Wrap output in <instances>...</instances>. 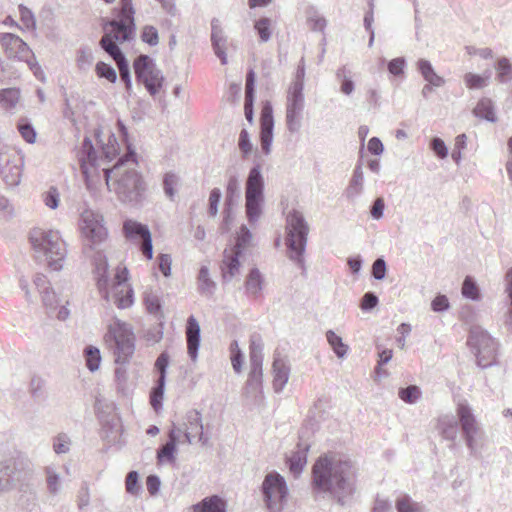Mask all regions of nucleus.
Listing matches in <instances>:
<instances>
[{"label": "nucleus", "instance_id": "f257e3e1", "mask_svg": "<svg viewBox=\"0 0 512 512\" xmlns=\"http://www.w3.org/2000/svg\"><path fill=\"white\" fill-rule=\"evenodd\" d=\"M135 9L132 0H120V9L116 19L107 21L103 25L104 35L100 41L101 47L116 63L119 73L126 87H130L129 67L125 56L117 44H122L132 39L136 31Z\"/></svg>", "mask_w": 512, "mask_h": 512}, {"label": "nucleus", "instance_id": "f03ea898", "mask_svg": "<svg viewBox=\"0 0 512 512\" xmlns=\"http://www.w3.org/2000/svg\"><path fill=\"white\" fill-rule=\"evenodd\" d=\"M117 155V140L115 138L108 139L103 148V155L100 159L96 156L92 142L90 140H85L78 153V159L81 170L86 177H89V174L92 173L93 170L97 169V167L102 166V170L105 173L106 183L114 180L119 183H125L127 179H130V177L137 176L134 168L125 169L126 165L134 166L136 164V159L134 154L131 153L128 154L125 159H120L113 168H107L106 162L113 161L116 159Z\"/></svg>", "mask_w": 512, "mask_h": 512}, {"label": "nucleus", "instance_id": "7ed1b4c3", "mask_svg": "<svg viewBox=\"0 0 512 512\" xmlns=\"http://www.w3.org/2000/svg\"><path fill=\"white\" fill-rule=\"evenodd\" d=\"M356 470L351 461L341 460L333 453H325L312 467V485L321 492L351 493Z\"/></svg>", "mask_w": 512, "mask_h": 512}, {"label": "nucleus", "instance_id": "20e7f679", "mask_svg": "<svg viewBox=\"0 0 512 512\" xmlns=\"http://www.w3.org/2000/svg\"><path fill=\"white\" fill-rule=\"evenodd\" d=\"M30 245L36 257L47 262L48 269L59 271L64 265L67 255L66 244L57 230L32 228L29 234Z\"/></svg>", "mask_w": 512, "mask_h": 512}, {"label": "nucleus", "instance_id": "39448f33", "mask_svg": "<svg viewBox=\"0 0 512 512\" xmlns=\"http://www.w3.org/2000/svg\"><path fill=\"white\" fill-rule=\"evenodd\" d=\"M108 265L106 260L99 263L96 268V285L106 300H111L118 309H127L134 303V291L129 285V272L126 266H117L114 281L108 288L107 279Z\"/></svg>", "mask_w": 512, "mask_h": 512}, {"label": "nucleus", "instance_id": "423d86ee", "mask_svg": "<svg viewBox=\"0 0 512 512\" xmlns=\"http://www.w3.org/2000/svg\"><path fill=\"white\" fill-rule=\"evenodd\" d=\"M104 343L117 364H127L136 351V335L132 326L117 319L107 325Z\"/></svg>", "mask_w": 512, "mask_h": 512}, {"label": "nucleus", "instance_id": "0eeeda50", "mask_svg": "<svg viewBox=\"0 0 512 512\" xmlns=\"http://www.w3.org/2000/svg\"><path fill=\"white\" fill-rule=\"evenodd\" d=\"M286 244L289 249L290 258L301 261L305 249L308 225L303 216L296 210H291L286 215Z\"/></svg>", "mask_w": 512, "mask_h": 512}, {"label": "nucleus", "instance_id": "6e6552de", "mask_svg": "<svg viewBox=\"0 0 512 512\" xmlns=\"http://www.w3.org/2000/svg\"><path fill=\"white\" fill-rule=\"evenodd\" d=\"M250 239V232L247 228L242 227L235 245L224 250V258H222L221 265L222 278L224 280H230L238 275L240 269L239 257L242 254L243 248L250 243Z\"/></svg>", "mask_w": 512, "mask_h": 512}, {"label": "nucleus", "instance_id": "1a4fd4ad", "mask_svg": "<svg viewBox=\"0 0 512 512\" xmlns=\"http://www.w3.org/2000/svg\"><path fill=\"white\" fill-rule=\"evenodd\" d=\"M467 344L474 351L479 365H489L495 359L496 344L484 330L473 329L470 332Z\"/></svg>", "mask_w": 512, "mask_h": 512}, {"label": "nucleus", "instance_id": "9d476101", "mask_svg": "<svg viewBox=\"0 0 512 512\" xmlns=\"http://www.w3.org/2000/svg\"><path fill=\"white\" fill-rule=\"evenodd\" d=\"M262 490L268 508L272 512H280L287 494L283 476L278 473L267 474L262 483Z\"/></svg>", "mask_w": 512, "mask_h": 512}, {"label": "nucleus", "instance_id": "9b49d317", "mask_svg": "<svg viewBox=\"0 0 512 512\" xmlns=\"http://www.w3.org/2000/svg\"><path fill=\"white\" fill-rule=\"evenodd\" d=\"M133 66L136 78L145 85L150 94H157L162 86L163 77L156 71L151 58L147 55H140Z\"/></svg>", "mask_w": 512, "mask_h": 512}, {"label": "nucleus", "instance_id": "f8f14e48", "mask_svg": "<svg viewBox=\"0 0 512 512\" xmlns=\"http://www.w3.org/2000/svg\"><path fill=\"white\" fill-rule=\"evenodd\" d=\"M303 85L296 82L288 91L286 107V124L290 131H296L301 126V112L304 108Z\"/></svg>", "mask_w": 512, "mask_h": 512}, {"label": "nucleus", "instance_id": "ddd939ff", "mask_svg": "<svg viewBox=\"0 0 512 512\" xmlns=\"http://www.w3.org/2000/svg\"><path fill=\"white\" fill-rule=\"evenodd\" d=\"M80 229L82 234L93 244L102 243L108 236L102 215L93 211H85L81 215Z\"/></svg>", "mask_w": 512, "mask_h": 512}, {"label": "nucleus", "instance_id": "4468645a", "mask_svg": "<svg viewBox=\"0 0 512 512\" xmlns=\"http://www.w3.org/2000/svg\"><path fill=\"white\" fill-rule=\"evenodd\" d=\"M0 47L8 58L30 63V57H32L30 46L20 36L13 33H0Z\"/></svg>", "mask_w": 512, "mask_h": 512}, {"label": "nucleus", "instance_id": "2eb2a0df", "mask_svg": "<svg viewBox=\"0 0 512 512\" xmlns=\"http://www.w3.org/2000/svg\"><path fill=\"white\" fill-rule=\"evenodd\" d=\"M22 158L17 151L6 150L0 153V174L9 185L21 181Z\"/></svg>", "mask_w": 512, "mask_h": 512}, {"label": "nucleus", "instance_id": "dca6fc26", "mask_svg": "<svg viewBox=\"0 0 512 512\" xmlns=\"http://www.w3.org/2000/svg\"><path fill=\"white\" fill-rule=\"evenodd\" d=\"M263 341L258 334L252 335L250 340V362L251 369L248 377V384L261 385L263 379Z\"/></svg>", "mask_w": 512, "mask_h": 512}, {"label": "nucleus", "instance_id": "f3484780", "mask_svg": "<svg viewBox=\"0 0 512 512\" xmlns=\"http://www.w3.org/2000/svg\"><path fill=\"white\" fill-rule=\"evenodd\" d=\"M123 233L127 239H142L140 247L142 254L146 259L153 258L152 239L147 226L133 220H127L123 225Z\"/></svg>", "mask_w": 512, "mask_h": 512}, {"label": "nucleus", "instance_id": "a211bd4d", "mask_svg": "<svg viewBox=\"0 0 512 512\" xmlns=\"http://www.w3.org/2000/svg\"><path fill=\"white\" fill-rule=\"evenodd\" d=\"M200 324L194 315L187 319L185 335L187 344V353L190 358L195 361L197 357L198 347L200 344Z\"/></svg>", "mask_w": 512, "mask_h": 512}, {"label": "nucleus", "instance_id": "6ab92c4d", "mask_svg": "<svg viewBox=\"0 0 512 512\" xmlns=\"http://www.w3.org/2000/svg\"><path fill=\"white\" fill-rule=\"evenodd\" d=\"M461 427L466 435L469 445H472L473 438L478 430L477 421L470 408L465 404H459L456 409Z\"/></svg>", "mask_w": 512, "mask_h": 512}, {"label": "nucleus", "instance_id": "aec40b11", "mask_svg": "<svg viewBox=\"0 0 512 512\" xmlns=\"http://www.w3.org/2000/svg\"><path fill=\"white\" fill-rule=\"evenodd\" d=\"M227 503L218 495L207 496L201 502L194 504L191 512H226Z\"/></svg>", "mask_w": 512, "mask_h": 512}, {"label": "nucleus", "instance_id": "412c9836", "mask_svg": "<svg viewBox=\"0 0 512 512\" xmlns=\"http://www.w3.org/2000/svg\"><path fill=\"white\" fill-rule=\"evenodd\" d=\"M204 428L201 417L198 412L194 411L188 416L184 439L187 443H192L195 439L202 440L204 436Z\"/></svg>", "mask_w": 512, "mask_h": 512}, {"label": "nucleus", "instance_id": "4be33fe9", "mask_svg": "<svg viewBox=\"0 0 512 512\" xmlns=\"http://www.w3.org/2000/svg\"><path fill=\"white\" fill-rule=\"evenodd\" d=\"M272 373H273V387L276 391H280L287 384L289 379V367L282 360V358H274L272 363Z\"/></svg>", "mask_w": 512, "mask_h": 512}, {"label": "nucleus", "instance_id": "5701e85b", "mask_svg": "<svg viewBox=\"0 0 512 512\" xmlns=\"http://www.w3.org/2000/svg\"><path fill=\"white\" fill-rule=\"evenodd\" d=\"M17 475L14 463L0 464V492L11 490L13 483L18 480Z\"/></svg>", "mask_w": 512, "mask_h": 512}, {"label": "nucleus", "instance_id": "b1692460", "mask_svg": "<svg viewBox=\"0 0 512 512\" xmlns=\"http://www.w3.org/2000/svg\"><path fill=\"white\" fill-rule=\"evenodd\" d=\"M254 79L253 71H250L246 77L244 114L249 122L253 121V97H254Z\"/></svg>", "mask_w": 512, "mask_h": 512}, {"label": "nucleus", "instance_id": "393cba45", "mask_svg": "<svg viewBox=\"0 0 512 512\" xmlns=\"http://www.w3.org/2000/svg\"><path fill=\"white\" fill-rule=\"evenodd\" d=\"M417 67L422 77L425 79L427 83L432 86L440 87L445 84V79L435 72L432 65L426 60H420L417 63Z\"/></svg>", "mask_w": 512, "mask_h": 512}, {"label": "nucleus", "instance_id": "a878e982", "mask_svg": "<svg viewBox=\"0 0 512 512\" xmlns=\"http://www.w3.org/2000/svg\"><path fill=\"white\" fill-rule=\"evenodd\" d=\"M178 441V435L176 429H171L169 432V441L165 443L164 447L157 451L158 462L174 461L176 444Z\"/></svg>", "mask_w": 512, "mask_h": 512}, {"label": "nucleus", "instance_id": "bb28decb", "mask_svg": "<svg viewBox=\"0 0 512 512\" xmlns=\"http://www.w3.org/2000/svg\"><path fill=\"white\" fill-rule=\"evenodd\" d=\"M474 115L478 118L488 121H495V110L491 99L483 98L478 101L474 110Z\"/></svg>", "mask_w": 512, "mask_h": 512}, {"label": "nucleus", "instance_id": "cd10ccee", "mask_svg": "<svg viewBox=\"0 0 512 512\" xmlns=\"http://www.w3.org/2000/svg\"><path fill=\"white\" fill-rule=\"evenodd\" d=\"M20 97V90L17 88H6L0 90V104L5 109L15 107L19 102Z\"/></svg>", "mask_w": 512, "mask_h": 512}, {"label": "nucleus", "instance_id": "c85d7f7f", "mask_svg": "<svg viewBox=\"0 0 512 512\" xmlns=\"http://www.w3.org/2000/svg\"><path fill=\"white\" fill-rule=\"evenodd\" d=\"M263 277L258 269H252L245 281L247 292L256 294L262 289Z\"/></svg>", "mask_w": 512, "mask_h": 512}, {"label": "nucleus", "instance_id": "c756f323", "mask_svg": "<svg viewBox=\"0 0 512 512\" xmlns=\"http://www.w3.org/2000/svg\"><path fill=\"white\" fill-rule=\"evenodd\" d=\"M262 194H247L246 211L250 219L257 218L261 213Z\"/></svg>", "mask_w": 512, "mask_h": 512}, {"label": "nucleus", "instance_id": "7c9ffc66", "mask_svg": "<svg viewBox=\"0 0 512 512\" xmlns=\"http://www.w3.org/2000/svg\"><path fill=\"white\" fill-rule=\"evenodd\" d=\"M489 74L479 75L475 73H466L464 82L469 89H482L488 84Z\"/></svg>", "mask_w": 512, "mask_h": 512}, {"label": "nucleus", "instance_id": "2f4dec72", "mask_svg": "<svg viewBox=\"0 0 512 512\" xmlns=\"http://www.w3.org/2000/svg\"><path fill=\"white\" fill-rule=\"evenodd\" d=\"M290 472L299 475L307 463V457L304 452H295L288 459Z\"/></svg>", "mask_w": 512, "mask_h": 512}, {"label": "nucleus", "instance_id": "473e14b6", "mask_svg": "<svg viewBox=\"0 0 512 512\" xmlns=\"http://www.w3.org/2000/svg\"><path fill=\"white\" fill-rule=\"evenodd\" d=\"M271 25V20L268 18H260L259 20L255 21L254 29L260 36L262 42H267L271 39Z\"/></svg>", "mask_w": 512, "mask_h": 512}, {"label": "nucleus", "instance_id": "72a5a7b5", "mask_svg": "<svg viewBox=\"0 0 512 512\" xmlns=\"http://www.w3.org/2000/svg\"><path fill=\"white\" fill-rule=\"evenodd\" d=\"M85 357L89 371H97L101 362V355L98 348L94 346H88L85 350Z\"/></svg>", "mask_w": 512, "mask_h": 512}, {"label": "nucleus", "instance_id": "f704fd0d", "mask_svg": "<svg viewBox=\"0 0 512 512\" xmlns=\"http://www.w3.org/2000/svg\"><path fill=\"white\" fill-rule=\"evenodd\" d=\"M212 43L214 46V52L221 60L222 64H227V56L225 54V39L215 30L212 33Z\"/></svg>", "mask_w": 512, "mask_h": 512}, {"label": "nucleus", "instance_id": "c9c22d12", "mask_svg": "<svg viewBox=\"0 0 512 512\" xmlns=\"http://www.w3.org/2000/svg\"><path fill=\"white\" fill-rule=\"evenodd\" d=\"M327 340L338 356L342 357L347 353L348 346L342 342L341 336L337 335L335 332L328 331Z\"/></svg>", "mask_w": 512, "mask_h": 512}, {"label": "nucleus", "instance_id": "e433bc0d", "mask_svg": "<svg viewBox=\"0 0 512 512\" xmlns=\"http://www.w3.org/2000/svg\"><path fill=\"white\" fill-rule=\"evenodd\" d=\"M263 179L257 169H252L247 180L246 192H262Z\"/></svg>", "mask_w": 512, "mask_h": 512}, {"label": "nucleus", "instance_id": "4c0bfd02", "mask_svg": "<svg viewBox=\"0 0 512 512\" xmlns=\"http://www.w3.org/2000/svg\"><path fill=\"white\" fill-rule=\"evenodd\" d=\"M20 11V29L33 30L36 26V21L31 10L24 6H19Z\"/></svg>", "mask_w": 512, "mask_h": 512}, {"label": "nucleus", "instance_id": "58836bf2", "mask_svg": "<svg viewBox=\"0 0 512 512\" xmlns=\"http://www.w3.org/2000/svg\"><path fill=\"white\" fill-rule=\"evenodd\" d=\"M198 287L204 293H210L215 288L214 281L209 277V271L206 267H202L198 275Z\"/></svg>", "mask_w": 512, "mask_h": 512}, {"label": "nucleus", "instance_id": "ea45409f", "mask_svg": "<svg viewBox=\"0 0 512 512\" xmlns=\"http://www.w3.org/2000/svg\"><path fill=\"white\" fill-rule=\"evenodd\" d=\"M96 74L100 78H106L110 83H115L117 73L114 68L107 63L98 62L95 68Z\"/></svg>", "mask_w": 512, "mask_h": 512}, {"label": "nucleus", "instance_id": "a19ab883", "mask_svg": "<svg viewBox=\"0 0 512 512\" xmlns=\"http://www.w3.org/2000/svg\"><path fill=\"white\" fill-rule=\"evenodd\" d=\"M164 387H165V382H161V380L158 379L157 386L151 392L150 404L156 411H158L162 406V400L164 397Z\"/></svg>", "mask_w": 512, "mask_h": 512}, {"label": "nucleus", "instance_id": "79ce46f5", "mask_svg": "<svg viewBox=\"0 0 512 512\" xmlns=\"http://www.w3.org/2000/svg\"><path fill=\"white\" fill-rule=\"evenodd\" d=\"M462 294L464 297L472 300L479 299V289L477 287V284L469 276H467L463 282Z\"/></svg>", "mask_w": 512, "mask_h": 512}, {"label": "nucleus", "instance_id": "37998d69", "mask_svg": "<svg viewBox=\"0 0 512 512\" xmlns=\"http://www.w3.org/2000/svg\"><path fill=\"white\" fill-rule=\"evenodd\" d=\"M230 351L232 367L236 373H240L242 369L243 355L236 341L231 343Z\"/></svg>", "mask_w": 512, "mask_h": 512}, {"label": "nucleus", "instance_id": "c03bdc74", "mask_svg": "<svg viewBox=\"0 0 512 512\" xmlns=\"http://www.w3.org/2000/svg\"><path fill=\"white\" fill-rule=\"evenodd\" d=\"M420 390L417 386L412 385L407 388H402L399 390L398 396L404 400L406 403H415L416 399L420 397Z\"/></svg>", "mask_w": 512, "mask_h": 512}, {"label": "nucleus", "instance_id": "a18cd8bd", "mask_svg": "<svg viewBox=\"0 0 512 512\" xmlns=\"http://www.w3.org/2000/svg\"><path fill=\"white\" fill-rule=\"evenodd\" d=\"M398 512H421V507L412 502L409 496H403L397 500Z\"/></svg>", "mask_w": 512, "mask_h": 512}, {"label": "nucleus", "instance_id": "49530a36", "mask_svg": "<svg viewBox=\"0 0 512 512\" xmlns=\"http://www.w3.org/2000/svg\"><path fill=\"white\" fill-rule=\"evenodd\" d=\"M261 130H273V108L269 104L262 107Z\"/></svg>", "mask_w": 512, "mask_h": 512}, {"label": "nucleus", "instance_id": "de8ad7c7", "mask_svg": "<svg viewBox=\"0 0 512 512\" xmlns=\"http://www.w3.org/2000/svg\"><path fill=\"white\" fill-rule=\"evenodd\" d=\"M146 310L150 313H158L161 310L160 300L157 294L146 292L144 297Z\"/></svg>", "mask_w": 512, "mask_h": 512}, {"label": "nucleus", "instance_id": "09e8293b", "mask_svg": "<svg viewBox=\"0 0 512 512\" xmlns=\"http://www.w3.org/2000/svg\"><path fill=\"white\" fill-rule=\"evenodd\" d=\"M141 39L149 45H157L159 38L155 26H144L141 34Z\"/></svg>", "mask_w": 512, "mask_h": 512}, {"label": "nucleus", "instance_id": "8fccbe9b", "mask_svg": "<svg viewBox=\"0 0 512 512\" xmlns=\"http://www.w3.org/2000/svg\"><path fill=\"white\" fill-rule=\"evenodd\" d=\"M126 492L132 495H137L140 490V485L138 484V474L136 471H131L126 475Z\"/></svg>", "mask_w": 512, "mask_h": 512}, {"label": "nucleus", "instance_id": "3c124183", "mask_svg": "<svg viewBox=\"0 0 512 512\" xmlns=\"http://www.w3.org/2000/svg\"><path fill=\"white\" fill-rule=\"evenodd\" d=\"M307 23L309 25L310 30L322 32L326 26V20L323 16L317 14L316 12L312 13L308 19Z\"/></svg>", "mask_w": 512, "mask_h": 512}, {"label": "nucleus", "instance_id": "603ef678", "mask_svg": "<svg viewBox=\"0 0 512 512\" xmlns=\"http://www.w3.org/2000/svg\"><path fill=\"white\" fill-rule=\"evenodd\" d=\"M169 364V355L167 353H161L157 358H156V363H155V367H156V371L159 372V378L161 381H165V373H166V367L168 366Z\"/></svg>", "mask_w": 512, "mask_h": 512}, {"label": "nucleus", "instance_id": "864d4df0", "mask_svg": "<svg viewBox=\"0 0 512 512\" xmlns=\"http://www.w3.org/2000/svg\"><path fill=\"white\" fill-rule=\"evenodd\" d=\"M496 69L501 81H504L511 74V64L505 57L498 60Z\"/></svg>", "mask_w": 512, "mask_h": 512}, {"label": "nucleus", "instance_id": "5fc2aeb1", "mask_svg": "<svg viewBox=\"0 0 512 512\" xmlns=\"http://www.w3.org/2000/svg\"><path fill=\"white\" fill-rule=\"evenodd\" d=\"M239 148L244 155L249 154L253 149L252 143L249 138V133L245 129H243L240 133Z\"/></svg>", "mask_w": 512, "mask_h": 512}, {"label": "nucleus", "instance_id": "6e6d98bb", "mask_svg": "<svg viewBox=\"0 0 512 512\" xmlns=\"http://www.w3.org/2000/svg\"><path fill=\"white\" fill-rule=\"evenodd\" d=\"M18 128H19L21 137L25 141H27L29 143L35 142V140H36V132H35V130L33 129V127L31 125H29V124H20Z\"/></svg>", "mask_w": 512, "mask_h": 512}, {"label": "nucleus", "instance_id": "4d7b16f0", "mask_svg": "<svg viewBox=\"0 0 512 512\" xmlns=\"http://www.w3.org/2000/svg\"><path fill=\"white\" fill-rule=\"evenodd\" d=\"M405 61L403 58H394L388 63V71L393 75H402L404 72Z\"/></svg>", "mask_w": 512, "mask_h": 512}, {"label": "nucleus", "instance_id": "13d9d810", "mask_svg": "<svg viewBox=\"0 0 512 512\" xmlns=\"http://www.w3.org/2000/svg\"><path fill=\"white\" fill-rule=\"evenodd\" d=\"M273 141V130H261V144L262 151L266 154L271 151V144Z\"/></svg>", "mask_w": 512, "mask_h": 512}, {"label": "nucleus", "instance_id": "bf43d9fd", "mask_svg": "<svg viewBox=\"0 0 512 512\" xmlns=\"http://www.w3.org/2000/svg\"><path fill=\"white\" fill-rule=\"evenodd\" d=\"M386 264L383 259H377L372 266V274L376 279H382L385 277Z\"/></svg>", "mask_w": 512, "mask_h": 512}, {"label": "nucleus", "instance_id": "052dcab7", "mask_svg": "<svg viewBox=\"0 0 512 512\" xmlns=\"http://www.w3.org/2000/svg\"><path fill=\"white\" fill-rule=\"evenodd\" d=\"M378 298L373 293H366L361 301V309L369 310L376 307Z\"/></svg>", "mask_w": 512, "mask_h": 512}, {"label": "nucleus", "instance_id": "680f3d73", "mask_svg": "<svg viewBox=\"0 0 512 512\" xmlns=\"http://www.w3.org/2000/svg\"><path fill=\"white\" fill-rule=\"evenodd\" d=\"M159 269L163 272L165 277L170 275L171 272V258L169 255H160L159 258Z\"/></svg>", "mask_w": 512, "mask_h": 512}, {"label": "nucleus", "instance_id": "e2e57ef3", "mask_svg": "<svg viewBox=\"0 0 512 512\" xmlns=\"http://www.w3.org/2000/svg\"><path fill=\"white\" fill-rule=\"evenodd\" d=\"M432 147L434 152L437 154L439 158H446L447 156V147L443 140L441 139H434L432 143Z\"/></svg>", "mask_w": 512, "mask_h": 512}, {"label": "nucleus", "instance_id": "0e129e2a", "mask_svg": "<svg viewBox=\"0 0 512 512\" xmlns=\"http://www.w3.org/2000/svg\"><path fill=\"white\" fill-rule=\"evenodd\" d=\"M160 481L156 475H149L146 477V489L147 491L154 495L159 490Z\"/></svg>", "mask_w": 512, "mask_h": 512}, {"label": "nucleus", "instance_id": "69168bd1", "mask_svg": "<svg viewBox=\"0 0 512 512\" xmlns=\"http://www.w3.org/2000/svg\"><path fill=\"white\" fill-rule=\"evenodd\" d=\"M42 300L47 307H55L57 304L55 291L52 289H46L45 291H43Z\"/></svg>", "mask_w": 512, "mask_h": 512}, {"label": "nucleus", "instance_id": "338daca9", "mask_svg": "<svg viewBox=\"0 0 512 512\" xmlns=\"http://www.w3.org/2000/svg\"><path fill=\"white\" fill-rule=\"evenodd\" d=\"M368 150L372 154L379 155L384 150L383 143L379 138L373 137L368 140Z\"/></svg>", "mask_w": 512, "mask_h": 512}, {"label": "nucleus", "instance_id": "774afa93", "mask_svg": "<svg viewBox=\"0 0 512 512\" xmlns=\"http://www.w3.org/2000/svg\"><path fill=\"white\" fill-rule=\"evenodd\" d=\"M448 299L446 296H437L433 301H432V309L434 311H444V310H447L448 308Z\"/></svg>", "mask_w": 512, "mask_h": 512}]
</instances>
